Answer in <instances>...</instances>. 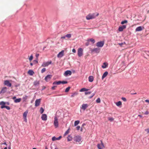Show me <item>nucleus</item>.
Here are the masks:
<instances>
[{
  "label": "nucleus",
  "instance_id": "1",
  "mask_svg": "<svg viewBox=\"0 0 149 149\" xmlns=\"http://www.w3.org/2000/svg\"><path fill=\"white\" fill-rule=\"evenodd\" d=\"M99 15V13H93L92 14L90 13L86 16V19L87 20H90L93 19L95 18L96 17Z\"/></svg>",
  "mask_w": 149,
  "mask_h": 149
},
{
  "label": "nucleus",
  "instance_id": "2",
  "mask_svg": "<svg viewBox=\"0 0 149 149\" xmlns=\"http://www.w3.org/2000/svg\"><path fill=\"white\" fill-rule=\"evenodd\" d=\"M54 125L56 128L58 127V119L56 116H55L54 117Z\"/></svg>",
  "mask_w": 149,
  "mask_h": 149
},
{
  "label": "nucleus",
  "instance_id": "3",
  "mask_svg": "<svg viewBox=\"0 0 149 149\" xmlns=\"http://www.w3.org/2000/svg\"><path fill=\"white\" fill-rule=\"evenodd\" d=\"M74 140L76 142H82V137L79 135L75 136L74 137Z\"/></svg>",
  "mask_w": 149,
  "mask_h": 149
},
{
  "label": "nucleus",
  "instance_id": "4",
  "mask_svg": "<svg viewBox=\"0 0 149 149\" xmlns=\"http://www.w3.org/2000/svg\"><path fill=\"white\" fill-rule=\"evenodd\" d=\"M104 43V41H100L97 42L96 44V46L98 47H102Z\"/></svg>",
  "mask_w": 149,
  "mask_h": 149
},
{
  "label": "nucleus",
  "instance_id": "5",
  "mask_svg": "<svg viewBox=\"0 0 149 149\" xmlns=\"http://www.w3.org/2000/svg\"><path fill=\"white\" fill-rule=\"evenodd\" d=\"M52 61H50L47 62H44L42 65V66L45 67L48 66L49 64L52 63Z\"/></svg>",
  "mask_w": 149,
  "mask_h": 149
},
{
  "label": "nucleus",
  "instance_id": "6",
  "mask_svg": "<svg viewBox=\"0 0 149 149\" xmlns=\"http://www.w3.org/2000/svg\"><path fill=\"white\" fill-rule=\"evenodd\" d=\"M4 84L7 86L10 87L12 86V84L9 82V80H6L4 81Z\"/></svg>",
  "mask_w": 149,
  "mask_h": 149
},
{
  "label": "nucleus",
  "instance_id": "7",
  "mask_svg": "<svg viewBox=\"0 0 149 149\" xmlns=\"http://www.w3.org/2000/svg\"><path fill=\"white\" fill-rule=\"evenodd\" d=\"M72 72L71 71L67 70L65 71L64 74V75L65 76H68L71 75L72 74Z\"/></svg>",
  "mask_w": 149,
  "mask_h": 149
},
{
  "label": "nucleus",
  "instance_id": "8",
  "mask_svg": "<svg viewBox=\"0 0 149 149\" xmlns=\"http://www.w3.org/2000/svg\"><path fill=\"white\" fill-rule=\"evenodd\" d=\"M52 77V75L49 74L47 75L45 77V79L47 82H48L50 80Z\"/></svg>",
  "mask_w": 149,
  "mask_h": 149
},
{
  "label": "nucleus",
  "instance_id": "9",
  "mask_svg": "<svg viewBox=\"0 0 149 149\" xmlns=\"http://www.w3.org/2000/svg\"><path fill=\"white\" fill-rule=\"evenodd\" d=\"M101 143H99L97 145V147L98 149H102L103 148H104L103 143H102V141H101Z\"/></svg>",
  "mask_w": 149,
  "mask_h": 149
},
{
  "label": "nucleus",
  "instance_id": "10",
  "mask_svg": "<svg viewBox=\"0 0 149 149\" xmlns=\"http://www.w3.org/2000/svg\"><path fill=\"white\" fill-rule=\"evenodd\" d=\"M83 55V49L81 48L78 49V55L79 57Z\"/></svg>",
  "mask_w": 149,
  "mask_h": 149
},
{
  "label": "nucleus",
  "instance_id": "11",
  "mask_svg": "<svg viewBox=\"0 0 149 149\" xmlns=\"http://www.w3.org/2000/svg\"><path fill=\"white\" fill-rule=\"evenodd\" d=\"M64 50H62L58 54L57 57L58 58L62 57L64 56Z\"/></svg>",
  "mask_w": 149,
  "mask_h": 149
},
{
  "label": "nucleus",
  "instance_id": "12",
  "mask_svg": "<svg viewBox=\"0 0 149 149\" xmlns=\"http://www.w3.org/2000/svg\"><path fill=\"white\" fill-rule=\"evenodd\" d=\"M100 49L99 48H94L93 49L91 50V51L92 52H94L96 53H99L100 52Z\"/></svg>",
  "mask_w": 149,
  "mask_h": 149
},
{
  "label": "nucleus",
  "instance_id": "13",
  "mask_svg": "<svg viewBox=\"0 0 149 149\" xmlns=\"http://www.w3.org/2000/svg\"><path fill=\"white\" fill-rule=\"evenodd\" d=\"M28 113V111H26L23 114V117L24 119V120L26 122L27 121V116Z\"/></svg>",
  "mask_w": 149,
  "mask_h": 149
},
{
  "label": "nucleus",
  "instance_id": "14",
  "mask_svg": "<svg viewBox=\"0 0 149 149\" xmlns=\"http://www.w3.org/2000/svg\"><path fill=\"white\" fill-rule=\"evenodd\" d=\"M126 27V25H123L121 26H120L118 28V31H123V30L125 29Z\"/></svg>",
  "mask_w": 149,
  "mask_h": 149
},
{
  "label": "nucleus",
  "instance_id": "15",
  "mask_svg": "<svg viewBox=\"0 0 149 149\" xmlns=\"http://www.w3.org/2000/svg\"><path fill=\"white\" fill-rule=\"evenodd\" d=\"M42 119L44 121H46L47 119V116L46 114H42L41 117Z\"/></svg>",
  "mask_w": 149,
  "mask_h": 149
},
{
  "label": "nucleus",
  "instance_id": "16",
  "mask_svg": "<svg viewBox=\"0 0 149 149\" xmlns=\"http://www.w3.org/2000/svg\"><path fill=\"white\" fill-rule=\"evenodd\" d=\"M40 99H37L35 101V106L36 107L38 106L40 104Z\"/></svg>",
  "mask_w": 149,
  "mask_h": 149
},
{
  "label": "nucleus",
  "instance_id": "17",
  "mask_svg": "<svg viewBox=\"0 0 149 149\" xmlns=\"http://www.w3.org/2000/svg\"><path fill=\"white\" fill-rule=\"evenodd\" d=\"M5 102L4 101H1L0 102V105H1V109H3L5 108Z\"/></svg>",
  "mask_w": 149,
  "mask_h": 149
},
{
  "label": "nucleus",
  "instance_id": "18",
  "mask_svg": "<svg viewBox=\"0 0 149 149\" xmlns=\"http://www.w3.org/2000/svg\"><path fill=\"white\" fill-rule=\"evenodd\" d=\"M88 107V105L87 104H83L82 105V106L81 108V109H83L84 110H85Z\"/></svg>",
  "mask_w": 149,
  "mask_h": 149
},
{
  "label": "nucleus",
  "instance_id": "19",
  "mask_svg": "<svg viewBox=\"0 0 149 149\" xmlns=\"http://www.w3.org/2000/svg\"><path fill=\"white\" fill-rule=\"evenodd\" d=\"M7 90V88L5 87L2 88L0 91V93H4L6 92Z\"/></svg>",
  "mask_w": 149,
  "mask_h": 149
},
{
  "label": "nucleus",
  "instance_id": "20",
  "mask_svg": "<svg viewBox=\"0 0 149 149\" xmlns=\"http://www.w3.org/2000/svg\"><path fill=\"white\" fill-rule=\"evenodd\" d=\"M62 137L61 136H60L58 138H56L55 136H53L52 138V140L53 141H55L56 140H59Z\"/></svg>",
  "mask_w": 149,
  "mask_h": 149
},
{
  "label": "nucleus",
  "instance_id": "21",
  "mask_svg": "<svg viewBox=\"0 0 149 149\" xmlns=\"http://www.w3.org/2000/svg\"><path fill=\"white\" fill-rule=\"evenodd\" d=\"M142 30V28L141 26H139L136 28L135 29V31H140Z\"/></svg>",
  "mask_w": 149,
  "mask_h": 149
},
{
  "label": "nucleus",
  "instance_id": "22",
  "mask_svg": "<svg viewBox=\"0 0 149 149\" xmlns=\"http://www.w3.org/2000/svg\"><path fill=\"white\" fill-rule=\"evenodd\" d=\"M108 74V72L107 71L105 72L103 74L102 76V79H103Z\"/></svg>",
  "mask_w": 149,
  "mask_h": 149
},
{
  "label": "nucleus",
  "instance_id": "23",
  "mask_svg": "<svg viewBox=\"0 0 149 149\" xmlns=\"http://www.w3.org/2000/svg\"><path fill=\"white\" fill-rule=\"evenodd\" d=\"M28 73L30 75H32L34 74V72L32 70H29L28 72Z\"/></svg>",
  "mask_w": 149,
  "mask_h": 149
},
{
  "label": "nucleus",
  "instance_id": "24",
  "mask_svg": "<svg viewBox=\"0 0 149 149\" xmlns=\"http://www.w3.org/2000/svg\"><path fill=\"white\" fill-rule=\"evenodd\" d=\"M94 79L93 77L92 76H90L88 77V80L90 82H92Z\"/></svg>",
  "mask_w": 149,
  "mask_h": 149
},
{
  "label": "nucleus",
  "instance_id": "25",
  "mask_svg": "<svg viewBox=\"0 0 149 149\" xmlns=\"http://www.w3.org/2000/svg\"><path fill=\"white\" fill-rule=\"evenodd\" d=\"M67 138L68 141H72V136L70 135H69Z\"/></svg>",
  "mask_w": 149,
  "mask_h": 149
},
{
  "label": "nucleus",
  "instance_id": "26",
  "mask_svg": "<svg viewBox=\"0 0 149 149\" xmlns=\"http://www.w3.org/2000/svg\"><path fill=\"white\" fill-rule=\"evenodd\" d=\"M107 64L106 63H104L103 65H102V67L103 68H105L107 67Z\"/></svg>",
  "mask_w": 149,
  "mask_h": 149
},
{
  "label": "nucleus",
  "instance_id": "27",
  "mask_svg": "<svg viewBox=\"0 0 149 149\" xmlns=\"http://www.w3.org/2000/svg\"><path fill=\"white\" fill-rule=\"evenodd\" d=\"M21 100V99L20 98H18L15 100L14 102L15 103H18L20 102Z\"/></svg>",
  "mask_w": 149,
  "mask_h": 149
},
{
  "label": "nucleus",
  "instance_id": "28",
  "mask_svg": "<svg viewBox=\"0 0 149 149\" xmlns=\"http://www.w3.org/2000/svg\"><path fill=\"white\" fill-rule=\"evenodd\" d=\"M88 90L89 89H86L85 88H83L80 90V91L82 92L84 91H88Z\"/></svg>",
  "mask_w": 149,
  "mask_h": 149
},
{
  "label": "nucleus",
  "instance_id": "29",
  "mask_svg": "<svg viewBox=\"0 0 149 149\" xmlns=\"http://www.w3.org/2000/svg\"><path fill=\"white\" fill-rule=\"evenodd\" d=\"M116 105L117 106H120L121 105H122V102L121 101H119L117 102L116 103Z\"/></svg>",
  "mask_w": 149,
  "mask_h": 149
},
{
  "label": "nucleus",
  "instance_id": "30",
  "mask_svg": "<svg viewBox=\"0 0 149 149\" xmlns=\"http://www.w3.org/2000/svg\"><path fill=\"white\" fill-rule=\"evenodd\" d=\"M60 81H55L53 83V85H55V84L59 85L60 84Z\"/></svg>",
  "mask_w": 149,
  "mask_h": 149
},
{
  "label": "nucleus",
  "instance_id": "31",
  "mask_svg": "<svg viewBox=\"0 0 149 149\" xmlns=\"http://www.w3.org/2000/svg\"><path fill=\"white\" fill-rule=\"evenodd\" d=\"M78 93L77 92H75L74 93H72V95H71V96L72 97H74L75 96H76L78 95Z\"/></svg>",
  "mask_w": 149,
  "mask_h": 149
},
{
  "label": "nucleus",
  "instance_id": "32",
  "mask_svg": "<svg viewBox=\"0 0 149 149\" xmlns=\"http://www.w3.org/2000/svg\"><path fill=\"white\" fill-rule=\"evenodd\" d=\"M88 41L91 42L93 44H94L95 42V40L93 38L90 39L88 40Z\"/></svg>",
  "mask_w": 149,
  "mask_h": 149
},
{
  "label": "nucleus",
  "instance_id": "33",
  "mask_svg": "<svg viewBox=\"0 0 149 149\" xmlns=\"http://www.w3.org/2000/svg\"><path fill=\"white\" fill-rule=\"evenodd\" d=\"M34 85L35 86L38 85L39 84V81H36L34 82Z\"/></svg>",
  "mask_w": 149,
  "mask_h": 149
},
{
  "label": "nucleus",
  "instance_id": "34",
  "mask_svg": "<svg viewBox=\"0 0 149 149\" xmlns=\"http://www.w3.org/2000/svg\"><path fill=\"white\" fill-rule=\"evenodd\" d=\"M80 122V121L79 120H76L75 121L74 123V126H77V125H78Z\"/></svg>",
  "mask_w": 149,
  "mask_h": 149
},
{
  "label": "nucleus",
  "instance_id": "35",
  "mask_svg": "<svg viewBox=\"0 0 149 149\" xmlns=\"http://www.w3.org/2000/svg\"><path fill=\"white\" fill-rule=\"evenodd\" d=\"M70 128H69L65 133L64 136H65L67 134H68L69 132V130Z\"/></svg>",
  "mask_w": 149,
  "mask_h": 149
},
{
  "label": "nucleus",
  "instance_id": "36",
  "mask_svg": "<svg viewBox=\"0 0 149 149\" xmlns=\"http://www.w3.org/2000/svg\"><path fill=\"white\" fill-rule=\"evenodd\" d=\"M33 64H35L38 63V59H36V60H34L33 61Z\"/></svg>",
  "mask_w": 149,
  "mask_h": 149
},
{
  "label": "nucleus",
  "instance_id": "37",
  "mask_svg": "<svg viewBox=\"0 0 149 149\" xmlns=\"http://www.w3.org/2000/svg\"><path fill=\"white\" fill-rule=\"evenodd\" d=\"M65 36H66V37H67L68 38H69L71 37V34L70 33L67 34L65 35Z\"/></svg>",
  "mask_w": 149,
  "mask_h": 149
},
{
  "label": "nucleus",
  "instance_id": "38",
  "mask_svg": "<svg viewBox=\"0 0 149 149\" xmlns=\"http://www.w3.org/2000/svg\"><path fill=\"white\" fill-rule=\"evenodd\" d=\"M127 23V20H125L124 21H122L121 22V24H124Z\"/></svg>",
  "mask_w": 149,
  "mask_h": 149
},
{
  "label": "nucleus",
  "instance_id": "39",
  "mask_svg": "<svg viewBox=\"0 0 149 149\" xmlns=\"http://www.w3.org/2000/svg\"><path fill=\"white\" fill-rule=\"evenodd\" d=\"M60 84H66L68 83V82L67 81H60Z\"/></svg>",
  "mask_w": 149,
  "mask_h": 149
},
{
  "label": "nucleus",
  "instance_id": "40",
  "mask_svg": "<svg viewBox=\"0 0 149 149\" xmlns=\"http://www.w3.org/2000/svg\"><path fill=\"white\" fill-rule=\"evenodd\" d=\"M44 111V109L42 107H41L40 108V112L41 114H42L43 113Z\"/></svg>",
  "mask_w": 149,
  "mask_h": 149
},
{
  "label": "nucleus",
  "instance_id": "41",
  "mask_svg": "<svg viewBox=\"0 0 149 149\" xmlns=\"http://www.w3.org/2000/svg\"><path fill=\"white\" fill-rule=\"evenodd\" d=\"M70 87H68L65 90V92H68V91H69V90H70Z\"/></svg>",
  "mask_w": 149,
  "mask_h": 149
},
{
  "label": "nucleus",
  "instance_id": "42",
  "mask_svg": "<svg viewBox=\"0 0 149 149\" xmlns=\"http://www.w3.org/2000/svg\"><path fill=\"white\" fill-rule=\"evenodd\" d=\"M33 59V56L32 54H31V55L30 56V57L29 58V60L30 61Z\"/></svg>",
  "mask_w": 149,
  "mask_h": 149
},
{
  "label": "nucleus",
  "instance_id": "43",
  "mask_svg": "<svg viewBox=\"0 0 149 149\" xmlns=\"http://www.w3.org/2000/svg\"><path fill=\"white\" fill-rule=\"evenodd\" d=\"M100 101H101L100 98H98L96 100V102L97 103H100Z\"/></svg>",
  "mask_w": 149,
  "mask_h": 149
},
{
  "label": "nucleus",
  "instance_id": "44",
  "mask_svg": "<svg viewBox=\"0 0 149 149\" xmlns=\"http://www.w3.org/2000/svg\"><path fill=\"white\" fill-rule=\"evenodd\" d=\"M46 69L45 68H44L43 69H42L41 70V72L42 73H43L44 72H45L46 71Z\"/></svg>",
  "mask_w": 149,
  "mask_h": 149
},
{
  "label": "nucleus",
  "instance_id": "45",
  "mask_svg": "<svg viewBox=\"0 0 149 149\" xmlns=\"http://www.w3.org/2000/svg\"><path fill=\"white\" fill-rule=\"evenodd\" d=\"M108 120H109L111 122V121H113L114 119L112 117H109V118Z\"/></svg>",
  "mask_w": 149,
  "mask_h": 149
},
{
  "label": "nucleus",
  "instance_id": "46",
  "mask_svg": "<svg viewBox=\"0 0 149 149\" xmlns=\"http://www.w3.org/2000/svg\"><path fill=\"white\" fill-rule=\"evenodd\" d=\"M91 92H86L85 93V94L86 95L89 94H91Z\"/></svg>",
  "mask_w": 149,
  "mask_h": 149
},
{
  "label": "nucleus",
  "instance_id": "47",
  "mask_svg": "<svg viewBox=\"0 0 149 149\" xmlns=\"http://www.w3.org/2000/svg\"><path fill=\"white\" fill-rule=\"evenodd\" d=\"M122 100L124 102H126L127 101L126 98L124 97H122L121 98Z\"/></svg>",
  "mask_w": 149,
  "mask_h": 149
},
{
  "label": "nucleus",
  "instance_id": "48",
  "mask_svg": "<svg viewBox=\"0 0 149 149\" xmlns=\"http://www.w3.org/2000/svg\"><path fill=\"white\" fill-rule=\"evenodd\" d=\"M5 108H6L7 110H9L10 109V107L9 106H6Z\"/></svg>",
  "mask_w": 149,
  "mask_h": 149
},
{
  "label": "nucleus",
  "instance_id": "49",
  "mask_svg": "<svg viewBox=\"0 0 149 149\" xmlns=\"http://www.w3.org/2000/svg\"><path fill=\"white\" fill-rule=\"evenodd\" d=\"M145 131L147 132V133H149V128L145 129Z\"/></svg>",
  "mask_w": 149,
  "mask_h": 149
},
{
  "label": "nucleus",
  "instance_id": "50",
  "mask_svg": "<svg viewBox=\"0 0 149 149\" xmlns=\"http://www.w3.org/2000/svg\"><path fill=\"white\" fill-rule=\"evenodd\" d=\"M149 113V112L148 111H146L144 113V114L146 115H148Z\"/></svg>",
  "mask_w": 149,
  "mask_h": 149
},
{
  "label": "nucleus",
  "instance_id": "51",
  "mask_svg": "<svg viewBox=\"0 0 149 149\" xmlns=\"http://www.w3.org/2000/svg\"><path fill=\"white\" fill-rule=\"evenodd\" d=\"M39 56V54H36V59H38V58Z\"/></svg>",
  "mask_w": 149,
  "mask_h": 149
},
{
  "label": "nucleus",
  "instance_id": "52",
  "mask_svg": "<svg viewBox=\"0 0 149 149\" xmlns=\"http://www.w3.org/2000/svg\"><path fill=\"white\" fill-rule=\"evenodd\" d=\"M56 87V86H54L52 87V89L53 90H54L55 88Z\"/></svg>",
  "mask_w": 149,
  "mask_h": 149
},
{
  "label": "nucleus",
  "instance_id": "53",
  "mask_svg": "<svg viewBox=\"0 0 149 149\" xmlns=\"http://www.w3.org/2000/svg\"><path fill=\"white\" fill-rule=\"evenodd\" d=\"M27 97V96L26 95H25V97H23V99L24 100H26Z\"/></svg>",
  "mask_w": 149,
  "mask_h": 149
},
{
  "label": "nucleus",
  "instance_id": "54",
  "mask_svg": "<svg viewBox=\"0 0 149 149\" xmlns=\"http://www.w3.org/2000/svg\"><path fill=\"white\" fill-rule=\"evenodd\" d=\"M76 128H77V130H79V129H80V126H77V127H76Z\"/></svg>",
  "mask_w": 149,
  "mask_h": 149
},
{
  "label": "nucleus",
  "instance_id": "55",
  "mask_svg": "<svg viewBox=\"0 0 149 149\" xmlns=\"http://www.w3.org/2000/svg\"><path fill=\"white\" fill-rule=\"evenodd\" d=\"M6 105H9L10 104V103L8 102H5Z\"/></svg>",
  "mask_w": 149,
  "mask_h": 149
},
{
  "label": "nucleus",
  "instance_id": "56",
  "mask_svg": "<svg viewBox=\"0 0 149 149\" xmlns=\"http://www.w3.org/2000/svg\"><path fill=\"white\" fill-rule=\"evenodd\" d=\"M89 41H88V42H86V45L87 46H88L89 45Z\"/></svg>",
  "mask_w": 149,
  "mask_h": 149
},
{
  "label": "nucleus",
  "instance_id": "57",
  "mask_svg": "<svg viewBox=\"0 0 149 149\" xmlns=\"http://www.w3.org/2000/svg\"><path fill=\"white\" fill-rule=\"evenodd\" d=\"M145 102L149 104V99L148 100H145Z\"/></svg>",
  "mask_w": 149,
  "mask_h": 149
},
{
  "label": "nucleus",
  "instance_id": "58",
  "mask_svg": "<svg viewBox=\"0 0 149 149\" xmlns=\"http://www.w3.org/2000/svg\"><path fill=\"white\" fill-rule=\"evenodd\" d=\"M72 52L73 53H75L76 52V51L75 49H72Z\"/></svg>",
  "mask_w": 149,
  "mask_h": 149
},
{
  "label": "nucleus",
  "instance_id": "59",
  "mask_svg": "<svg viewBox=\"0 0 149 149\" xmlns=\"http://www.w3.org/2000/svg\"><path fill=\"white\" fill-rule=\"evenodd\" d=\"M66 37V36H63L62 37H61V39H65V38Z\"/></svg>",
  "mask_w": 149,
  "mask_h": 149
},
{
  "label": "nucleus",
  "instance_id": "60",
  "mask_svg": "<svg viewBox=\"0 0 149 149\" xmlns=\"http://www.w3.org/2000/svg\"><path fill=\"white\" fill-rule=\"evenodd\" d=\"M1 145L3 144V145H6V146H7V144H6V142H5L4 143H1Z\"/></svg>",
  "mask_w": 149,
  "mask_h": 149
},
{
  "label": "nucleus",
  "instance_id": "61",
  "mask_svg": "<svg viewBox=\"0 0 149 149\" xmlns=\"http://www.w3.org/2000/svg\"><path fill=\"white\" fill-rule=\"evenodd\" d=\"M13 99L14 100L16 98V97L15 96H14L13 97Z\"/></svg>",
  "mask_w": 149,
  "mask_h": 149
},
{
  "label": "nucleus",
  "instance_id": "62",
  "mask_svg": "<svg viewBox=\"0 0 149 149\" xmlns=\"http://www.w3.org/2000/svg\"><path fill=\"white\" fill-rule=\"evenodd\" d=\"M138 116L140 117L141 118L142 117V116L141 115H139Z\"/></svg>",
  "mask_w": 149,
  "mask_h": 149
},
{
  "label": "nucleus",
  "instance_id": "63",
  "mask_svg": "<svg viewBox=\"0 0 149 149\" xmlns=\"http://www.w3.org/2000/svg\"><path fill=\"white\" fill-rule=\"evenodd\" d=\"M93 97V95H91L89 97V98L90 99L91 98Z\"/></svg>",
  "mask_w": 149,
  "mask_h": 149
},
{
  "label": "nucleus",
  "instance_id": "64",
  "mask_svg": "<svg viewBox=\"0 0 149 149\" xmlns=\"http://www.w3.org/2000/svg\"><path fill=\"white\" fill-rule=\"evenodd\" d=\"M8 149H11V147H10V146H9L8 147Z\"/></svg>",
  "mask_w": 149,
  "mask_h": 149
}]
</instances>
